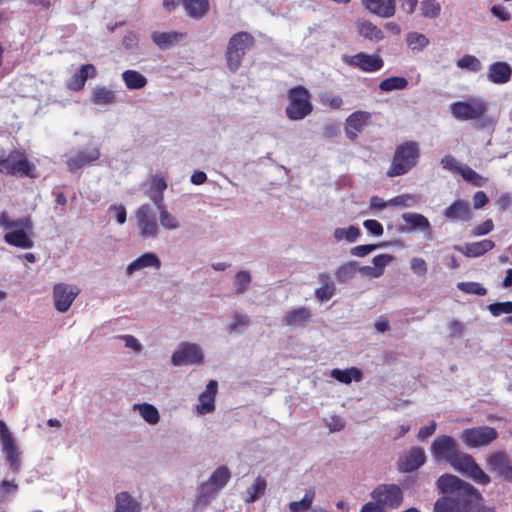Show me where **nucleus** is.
<instances>
[{"instance_id":"f257e3e1","label":"nucleus","mask_w":512,"mask_h":512,"mask_svg":"<svg viewBox=\"0 0 512 512\" xmlns=\"http://www.w3.org/2000/svg\"><path fill=\"white\" fill-rule=\"evenodd\" d=\"M0 228L5 231L4 241L21 249H31L34 241L31 237L33 222L29 216L13 218L7 212L0 213Z\"/></svg>"},{"instance_id":"f03ea898","label":"nucleus","mask_w":512,"mask_h":512,"mask_svg":"<svg viewBox=\"0 0 512 512\" xmlns=\"http://www.w3.org/2000/svg\"><path fill=\"white\" fill-rule=\"evenodd\" d=\"M420 156L419 144L415 141H406L395 149L392 163L387 171V176L395 177L406 174L416 166Z\"/></svg>"},{"instance_id":"7ed1b4c3","label":"nucleus","mask_w":512,"mask_h":512,"mask_svg":"<svg viewBox=\"0 0 512 512\" xmlns=\"http://www.w3.org/2000/svg\"><path fill=\"white\" fill-rule=\"evenodd\" d=\"M288 104L285 114L291 121H300L309 116L313 111L311 94L304 86H296L287 92Z\"/></svg>"},{"instance_id":"20e7f679","label":"nucleus","mask_w":512,"mask_h":512,"mask_svg":"<svg viewBox=\"0 0 512 512\" xmlns=\"http://www.w3.org/2000/svg\"><path fill=\"white\" fill-rule=\"evenodd\" d=\"M253 45L254 37L248 32H238L229 39L226 61L230 71L236 72L239 69L246 50Z\"/></svg>"},{"instance_id":"39448f33","label":"nucleus","mask_w":512,"mask_h":512,"mask_svg":"<svg viewBox=\"0 0 512 512\" xmlns=\"http://www.w3.org/2000/svg\"><path fill=\"white\" fill-rule=\"evenodd\" d=\"M35 165L19 151L10 152L0 158V173L34 178Z\"/></svg>"},{"instance_id":"423d86ee","label":"nucleus","mask_w":512,"mask_h":512,"mask_svg":"<svg viewBox=\"0 0 512 512\" xmlns=\"http://www.w3.org/2000/svg\"><path fill=\"white\" fill-rule=\"evenodd\" d=\"M488 104L480 97H471L465 101H457L450 105L449 110L454 118L467 121L484 117Z\"/></svg>"},{"instance_id":"0eeeda50","label":"nucleus","mask_w":512,"mask_h":512,"mask_svg":"<svg viewBox=\"0 0 512 512\" xmlns=\"http://www.w3.org/2000/svg\"><path fill=\"white\" fill-rule=\"evenodd\" d=\"M449 464L458 472L467 475L472 480L481 485L490 482V477L475 462L474 458L467 453L459 451L449 462Z\"/></svg>"},{"instance_id":"6e6552de","label":"nucleus","mask_w":512,"mask_h":512,"mask_svg":"<svg viewBox=\"0 0 512 512\" xmlns=\"http://www.w3.org/2000/svg\"><path fill=\"white\" fill-rule=\"evenodd\" d=\"M497 438V430L486 425L464 429L460 435L461 441L471 449L487 447Z\"/></svg>"},{"instance_id":"1a4fd4ad","label":"nucleus","mask_w":512,"mask_h":512,"mask_svg":"<svg viewBox=\"0 0 512 512\" xmlns=\"http://www.w3.org/2000/svg\"><path fill=\"white\" fill-rule=\"evenodd\" d=\"M0 444L12 473L17 474L21 468V451L6 423L0 420Z\"/></svg>"},{"instance_id":"9d476101","label":"nucleus","mask_w":512,"mask_h":512,"mask_svg":"<svg viewBox=\"0 0 512 512\" xmlns=\"http://www.w3.org/2000/svg\"><path fill=\"white\" fill-rule=\"evenodd\" d=\"M437 486L444 496L480 497L472 485L451 474L442 475L437 481Z\"/></svg>"},{"instance_id":"9b49d317","label":"nucleus","mask_w":512,"mask_h":512,"mask_svg":"<svg viewBox=\"0 0 512 512\" xmlns=\"http://www.w3.org/2000/svg\"><path fill=\"white\" fill-rule=\"evenodd\" d=\"M202 347L193 342H182L171 356V363L175 367L183 365H200L204 362Z\"/></svg>"},{"instance_id":"f8f14e48","label":"nucleus","mask_w":512,"mask_h":512,"mask_svg":"<svg viewBox=\"0 0 512 512\" xmlns=\"http://www.w3.org/2000/svg\"><path fill=\"white\" fill-rule=\"evenodd\" d=\"M371 498L379 502L382 507L397 509L403 503V491L396 484H381L371 492Z\"/></svg>"},{"instance_id":"ddd939ff","label":"nucleus","mask_w":512,"mask_h":512,"mask_svg":"<svg viewBox=\"0 0 512 512\" xmlns=\"http://www.w3.org/2000/svg\"><path fill=\"white\" fill-rule=\"evenodd\" d=\"M79 294L77 285L64 282L55 284L52 289L54 308L60 313L67 312Z\"/></svg>"},{"instance_id":"4468645a","label":"nucleus","mask_w":512,"mask_h":512,"mask_svg":"<svg viewBox=\"0 0 512 512\" xmlns=\"http://www.w3.org/2000/svg\"><path fill=\"white\" fill-rule=\"evenodd\" d=\"M135 218L139 234L143 238H156L159 234V226L153 208L148 204L141 205L135 211Z\"/></svg>"},{"instance_id":"2eb2a0df","label":"nucleus","mask_w":512,"mask_h":512,"mask_svg":"<svg viewBox=\"0 0 512 512\" xmlns=\"http://www.w3.org/2000/svg\"><path fill=\"white\" fill-rule=\"evenodd\" d=\"M479 498L443 496L436 501L434 512H474V502Z\"/></svg>"},{"instance_id":"dca6fc26","label":"nucleus","mask_w":512,"mask_h":512,"mask_svg":"<svg viewBox=\"0 0 512 512\" xmlns=\"http://www.w3.org/2000/svg\"><path fill=\"white\" fill-rule=\"evenodd\" d=\"M343 61L352 67L369 73L379 71L384 66V61L379 55L363 52L355 55H344Z\"/></svg>"},{"instance_id":"f3484780","label":"nucleus","mask_w":512,"mask_h":512,"mask_svg":"<svg viewBox=\"0 0 512 512\" xmlns=\"http://www.w3.org/2000/svg\"><path fill=\"white\" fill-rule=\"evenodd\" d=\"M430 452L434 459L449 463L459 450L456 441L452 437L441 435L432 442Z\"/></svg>"},{"instance_id":"a211bd4d","label":"nucleus","mask_w":512,"mask_h":512,"mask_svg":"<svg viewBox=\"0 0 512 512\" xmlns=\"http://www.w3.org/2000/svg\"><path fill=\"white\" fill-rule=\"evenodd\" d=\"M372 115L368 111L358 110L350 114L345 121V135L351 141L357 139L358 135L371 123Z\"/></svg>"},{"instance_id":"6ab92c4d","label":"nucleus","mask_w":512,"mask_h":512,"mask_svg":"<svg viewBox=\"0 0 512 512\" xmlns=\"http://www.w3.org/2000/svg\"><path fill=\"white\" fill-rule=\"evenodd\" d=\"M218 392V383L210 380L205 390L199 395L198 403L195 405L197 416H204L215 411V399Z\"/></svg>"},{"instance_id":"aec40b11","label":"nucleus","mask_w":512,"mask_h":512,"mask_svg":"<svg viewBox=\"0 0 512 512\" xmlns=\"http://www.w3.org/2000/svg\"><path fill=\"white\" fill-rule=\"evenodd\" d=\"M486 463L490 471L512 482V466L505 452L495 451L490 453L486 458Z\"/></svg>"},{"instance_id":"412c9836","label":"nucleus","mask_w":512,"mask_h":512,"mask_svg":"<svg viewBox=\"0 0 512 512\" xmlns=\"http://www.w3.org/2000/svg\"><path fill=\"white\" fill-rule=\"evenodd\" d=\"M361 4L370 14L384 19L394 17L397 11L396 0H361Z\"/></svg>"},{"instance_id":"4be33fe9","label":"nucleus","mask_w":512,"mask_h":512,"mask_svg":"<svg viewBox=\"0 0 512 512\" xmlns=\"http://www.w3.org/2000/svg\"><path fill=\"white\" fill-rule=\"evenodd\" d=\"M426 462V454L421 447H412L403 453L398 460V469L401 472H412Z\"/></svg>"},{"instance_id":"5701e85b","label":"nucleus","mask_w":512,"mask_h":512,"mask_svg":"<svg viewBox=\"0 0 512 512\" xmlns=\"http://www.w3.org/2000/svg\"><path fill=\"white\" fill-rule=\"evenodd\" d=\"M394 261V256L390 254H379L373 257L372 265L359 267V273L369 279L380 278L385 269Z\"/></svg>"},{"instance_id":"b1692460","label":"nucleus","mask_w":512,"mask_h":512,"mask_svg":"<svg viewBox=\"0 0 512 512\" xmlns=\"http://www.w3.org/2000/svg\"><path fill=\"white\" fill-rule=\"evenodd\" d=\"M161 260L157 256V254L153 252H147L133 260L125 270L126 276L130 277L140 271H143L147 268H152L155 270L160 269Z\"/></svg>"},{"instance_id":"393cba45","label":"nucleus","mask_w":512,"mask_h":512,"mask_svg":"<svg viewBox=\"0 0 512 512\" xmlns=\"http://www.w3.org/2000/svg\"><path fill=\"white\" fill-rule=\"evenodd\" d=\"M312 317L310 309L306 307H298L287 311L281 322L284 326L290 328H300L306 326Z\"/></svg>"},{"instance_id":"a878e982","label":"nucleus","mask_w":512,"mask_h":512,"mask_svg":"<svg viewBox=\"0 0 512 512\" xmlns=\"http://www.w3.org/2000/svg\"><path fill=\"white\" fill-rule=\"evenodd\" d=\"M357 33L370 42H380L385 38V34L378 25L366 18H360L355 23Z\"/></svg>"},{"instance_id":"bb28decb","label":"nucleus","mask_w":512,"mask_h":512,"mask_svg":"<svg viewBox=\"0 0 512 512\" xmlns=\"http://www.w3.org/2000/svg\"><path fill=\"white\" fill-rule=\"evenodd\" d=\"M402 219L407 227L404 229L406 232L420 231L424 235L431 234V224L427 217L420 213L407 212L402 214Z\"/></svg>"},{"instance_id":"cd10ccee","label":"nucleus","mask_w":512,"mask_h":512,"mask_svg":"<svg viewBox=\"0 0 512 512\" xmlns=\"http://www.w3.org/2000/svg\"><path fill=\"white\" fill-rule=\"evenodd\" d=\"M495 243L490 239H484L478 242L466 243L464 245H456L454 249L462 253L466 257H480L486 252L492 250Z\"/></svg>"},{"instance_id":"c85d7f7f","label":"nucleus","mask_w":512,"mask_h":512,"mask_svg":"<svg viewBox=\"0 0 512 512\" xmlns=\"http://www.w3.org/2000/svg\"><path fill=\"white\" fill-rule=\"evenodd\" d=\"M113 512H141L142 504L128 491H121L115 495Z\"/></svg>"},{"instance_id":"c756f323","label":"nucleus","mask_w":512,"mask_h":512,"mask_svg":"<svg viewBox=\"0 0 512 512\" xmlns=\"http://www.w3.org/2000/svg\"><path fill=\"white\" fill-rule=\"evenodd\" d=\"M512 68L506 62H495L489 66L487 78L494 84H505L510 81Z\"/></svg>"},{"instance_id":"7c9ffc66","label":"nucleus","mask_w":512,"mask_h":512,"mask_svg":"<svg viewBox=\"0 0 512 512\" xmlns=\"http://www.w3.org/2000/svg\"><path fill=\"white\" fill-rule=\"evenodd\" d=\"M132 410L137 412L142 420L150 426L158 425L161 420L160 412L153 404L147 402L135 403Z\"/></svg>"},{"instance_id":"2f4dec72","label":"nucleus","mask_w":512,"mask_h":512,"mask_svg":"<svg viewBox=\"0 0 512 512\" xmlns=\"http://www.w3.org/2000/svg\"><path fill=\"white\" fill-rule=\"evenodd\" d=\"M96 75V68L92 64L82 65L69 79L68 88L74 91L81 90L86 83L87 78Z\"/></svg>"},{"instance_id":"473e14b6","label":"nucleus","mask_w":512,"mask_h":512,"mask_svg":"<svg viewBox=\"0 0 512 512\" xmlns=\"http://www.w3.org/2000/svg\"><path fill=\"white\" fill-rule=\"evenodd\" d=\"M99 156L100 152L98 148H88L75 156H70L67 164L70 170H76L88 163L96 161Z\"/></svg>"},{"instance_id":"72a5a7b5","label":"nucleus","mask_w":512,"mask_h":512,"mask_svg":"<svg viewBox=\"0 0 512 512\" xmlns=\"http://www.w3.org/2000/svg\"><path fill=\"white\" fill-rule=\"evenodd\" d=\"M318 281L322 285L315 290V296L319 301L326 302L334 296L336 290L335 285L331 281L330 275L327 273L319 274Z\"/></svg>"},{"instance_id":"f704fd0d","label":"nucleus","mask_w":512,"mask_h":512,"mask_svg":"<svg viewBox=\"0 0 512 512\" xmlns=\"http://www.w3.org/2000/svg\"><path fill=\"white\" fill-rule=\"evenodd\" d=\"M444 216L450 220H467L470 218L469 204L457 200L445 209Z\"/></svg>"},{"instance_id":"c9c22d12","label":"nucleus","mask_w":512,"mask_h":512,"mask_svg":"<svg viewBox=\"0 0 512 512\" xmlns=\"http://www.w3.org/2000/svg\"><path fill=\"white\" fill-rule=\"evenodd\" d=\"M267 482L262 476L254 479L253 483L247 487L243 493V500L246 503H253L258 500L266 491Z\"/></svg>"},{"instance_id":"e433bc0d","label":"nucleus","mask_w":512,"mask_h":512,"mask_svg":"<svg viewBox=\"0 0 512 512\" xmlns=\"http://www.w3.org/2000/svg\"><path fill=\"white\" fill-rule=\"evenodd\" d=\"M186 13L192 18H202L209 10V0H182Z\"/></svg>"},{"instance_id":"4c0bfd02","label":"nucleus","mask_w":512,"mask_h":512,"mask_svg":"<svg viewBox=\"0 0 512 512\" xmlns=\"http://www.w3.org/2000/svg\"><path fill=\"white\" fill-rule=\"evenodd\" d=\"M91 101L98 106H108L115 101V92L105 86H96L92 90Z\"/></svg>"},{"instance_id":"58836bf2","label":"nucleus","mask_w":512,"mask_h":512,"mask_svg":"<svg viewBox=\"0 0 512 512\" xmlns=\"http://www.w3.org/2000/svg\"><path fill=\"white\" fill-rule=\"evenodd\" d=\"M331 376L344 384H350L352 381L360 382L363 377L361 370L356 367H351L344 370L338 368L333 369L331 371Z\"/></svg>"},{"instance_id":"ea45409f","label":"nucleus","mask_w":512,"mask_h":512,"mask_svg":"<svg viewBox=\"0 0 512 512\" xmlns=\"http://www.w3.org/2000/svg\"><path fill=\"white\" fill-rule=\"evenodd\" d=\"M405 42L413 52H422L430 44L429 38L420 32L411 31L406 34Z\"/></svg>"},{"instance_id":"a19ab883","label":"nucleus","mask_w":512,"mask_h":512,"mask_svg":"<svg viewBox=\"0 0 512 512\" xmlns=\"http://www.w3.org/2000/svg\"><path fill=\"white\" fill-rule=\"evenodd\" d=\"M360 235V229L354 225L338 227L333 231V237L337 242L355 243Z\"/></svg>"},{"instance_id":"79ce46f5","label":"nucleus","mask_w":512,"mask_h":512,"mask_svg":"<svg viewBox=\"0 0 512 512\" xmlns=\"http://www.w3.org/2000/svg\"><path fill=\"white\" fill-rule=\"evenodd\" d=\"M122 79L129 90L142 89L147 84L146 77L136 70H126L122 73Z\"/></svg>"},{"instance_id":"37998d69","label":"nucleus","mask_w":512,"mask_h":512,"mask_svg":"<svg viewBox=\"0 0 512 512\" xmlns=\"http://www.w3.org/2000/svg\"><path fill=\"white\" fill-rule=\"evenodd\" d=\"M157 207L159 210V222L163 229L172 231L181 227V221L178 219V217L168 211L161 204H159Z\"/></svg>"},{"instance_id":"c03bdc74","label":"nucleus","mask_w":512,"mask_h":512,"mask_svg":"<svg viewBox=\"0 0 512 512\" xmlns=\"http://www.w3.org/2000/svg\"><path fill=\"white\" fill-rule=\"evenodd\" d=\"M167 188V183L163 177L155 176L150 180V199L156 206L163 201V191Z\"/></svg>"},{"instance_id":"a18cd8bd","label":"nucleus","mask_w":512,"mask_h":512,"mask_svg":"<svg viewBox=\"0 0 512 512\" xmlns=\"http://www.w3.org/2000/svg\"><path fill=\"white\" fill-rule=\"evenodd\" d=\"M230 478V470L226 466H219L213 471L208 481L220 491L227 485Z\"/></svg>"},{"instance_id":"49530a36","label":"nucleus","mask_w":512,"mask_h":512,"mask_svg":"<svg viewBox=\"0 0 512 512\" xmlns=\"http://www.w3.org/2000/svg\"><path fill=\"white\" fill-rule=\"evenodd\" d=\"M456 66L461 69L472 73H477L482 70L481 61L474 55L466 54L456 60Z\"/></svg>"},{"instance_id":"de8ad7c7","label":"nucleus","mask_w":512,"mask_h":512,"mask_svg":"<svg viewBox=\"0 0 512 512\" xmlns=\"http://www.w3.org/2000/svg\"><path fill=\"white\" fill-rule=\"evenodd\" d=\"M420 201L421 198L419 195L407 193L391 198L389 203L392 207L413 208L417 206Z\"/></svg>"},{"instance_id":"09e8293b","label":"nucleus","mask_w":512,"mask_h":512,"mask_svg":"<svg viewBox=\"0 0 512 512\" xmlns=\"http://www.w3.org/2000/svg\"><path fill=\"white\" fill-rule=\"evenodd\" d=\"M359 272V267L354 261L341 264L335 271V277L339 282H346Z\"/></svg>"},{"instance_id":"8fccbe9b","label":"nucleus","mask_w":512,"mask_h":512,"mask_svg":"<svg viewBox=\"0 0 512 512\" xmlns=\"http://www.w3.org/2000/svg\"><path fill=\"white\" fill-rule=\"evenodd\" d=\"M421 16L427 19H436L441 13V4L437 0H421Z\"/></svg>"},{"instance_id":"3c124183","label":"nucleus","mask_w":512,"mask_h":512,"mask_svg":"<svg viewBox=\"0 0 512 512\" xmlns=\"http://www.w3.org/2000/svg\"><path fill=\"white\" fill-rule=\"evenodd\" d=\"M408 86V81L404 77L393 76L382 80L379 84V88L382 91L390 92L393 90H403Z\"/></svg>"},{"instance_id":"603ef678","label":"nucleus","mask_w":512,"mask_h":512,"mask_svg":"<svg viewBox=\"0 0 512 512\" xmlns=\"http://www.w3.org/2000/svg\"><path fill=\"white\" fill-rule=\"evenodd\" d=\"M179 38L180 37L177 33L172 32H155L152 34V40L161 49L169 48L174 43H176L179 40Z\"/></svg>"},{"instance_id":"864d4df0","label":"nucleus","mask_w":512,"mask_h":512,"mask_svg":"<svg viewBox=\"0 0 512 512\" xmlns=\"http://www.w3.org/2000/svg\"><path fill=\"white\" fill-rule=\"evenodd\" d=\"M315 497V492L309 490L305 493L304 497L299 501H293L289 503L290 512H306L310 509Z\"/></svg>"},{"instance_id":"5fc2aeb1","label":"nucleus","mask_w":512,"mask_h":512,"mask_svg":"<svg viewBox=\"0 0 512 512\" xmlns=\"http://www.w3.org/2000/svg\"><path fill=\"white\" fill-rule=\"evenodd\" d=\"M459 174L465 181L471 183L476 187H482L486 184V179L484 177H482L481 175H479L477 172H475L473 169L466 165H462Z\"/></svg>"},{"instance_id":"6e6d98bb","label":"nucleus","mask_w":512,"mask_h":512,"mask_svg":"<svg viewBox=\"0 0 512 512\" xmlns=\"http://www.w3.org/2000/svg\"><path fill=\"white\" fill-rule=\"evenodd\" d=\"M116 338L124 343L125 348L131 350L135 354H141L144 350V345L134 335L123 334L118 335Z\"/></svg>"},{"instance_id":"4d7b16f0","label":"nucleus","mask_w":512,"mask_h":512,"mask_svg":"<svg viewBox=\"0 0 512 512\" xmlns=\"http://www.w3.org/2000/svg\"><path fill=\"white\" fill-rule=\"evenodd\" d=\"M457 288L467 294H475L484 296L487 294L486 288H484L478 282H459Z\"/></svg>"},{"instance_id":"13d9d810","label":"nucleus","mask_w":512,"mask_h":512,"mask_svg":"<svg viewBox=\"0 0 512 512\" xmlns=\"http://www.w3.org/2000/svg\"><path fill=\"white\" fill-rule=\"evenodd\" d=\"M251 282V275L248 271H239L234 279L233 286L236 292L245 291Z\"/></svg>"},{"instance_id":"bf43d9fd","label":"nucleus","mask_w":512,"mask_h":512,"mask_svg":"<svg viewBox=\"0 0 512 512\" xmlns=\"http://www.w3.org/2000/svg\"><path fill=\"white\" fill-rule=\"evenodd\" d=\"M324 423L330 433L339 432L345 427V420L341 416L334 414L326 417Z\"/></svg>"},{"instance_id":"052dcab7","label":"nucleus","mask_w":512,"mask_h":512,"mask_svg":"<svg viewBox=\"0 0 512 512\" xmlns=\"http://www.w3.org/2000/svg\"><path fill=\"white\" fill-rule=\"evenodd\" d=\"M320 102L322 105L334 110L340 109L343 105L342 97L331 93H322L320 95Z\"/></svg>"},{"instance_id":"680f3d73","label":"nucleus","mask_w":512,"mask_h":512,"mask_svg":"<svg viewBox=\"0 0 512 512\" xmlns=\"http://www.w3.org/2000/svg\"><path fill=\"white\" fill-rule=\"evenodd\" d=\"M489 312L494 316L498 317L502 314H511L512 313V301L506 302H497L488 305Z\"/></svg>"},{"instance_id":"e2e57ef3","label":"nucleus","mask_w":512,"mask_h":512,"mask_svg":"<svg viewBox=\"0 0 512 512\" xmlns=\"http://www.w3.org/2000/svg\"><path fill=\"white\" fill-rule=\"evenodd\" d=\"M410 269L418 277H424L428 271L427 262L421 257H412L410 259Z\"/></svg>"},{"instance_id":"0e129e2a","label":"nucleus","mask_w":512,"mask_h":512,"mask_svg":"<svg viewBox=\"0 0 512 512\" xmlns=\"http://www.w3.org/2000/svg\"><path fill=\"white\" fill-rule=\"evenodd\" d=\"M446 330L449 337L460 338L464 334L465 325L457 319H451L447 323Z\"/></svg>"},{"instance_id":"69168bd1","label":"nucleus","mask_w":512,"mask_h":512,"mask_svg":"<svg viewBox=\"0 0 512 512\" xmlns=\"http://www.w3.org/2000/svg\"><path fill=\"white\" fill-rule=\"evenodd\" d=\"M108 214L114 217L116 222L120 225L126 222L127 212L123 205H111L108 208Z\"/></svg>"},{"instance_id":"338daca9","label":"nucleus","mask_w":512,"mask_h":512,"mask_svg":"<svg viewBox=\"0 0 512 512\" xmlns=\"http://www.w3.org/2000/svg\"><path fill=\"white\" fill-rule=\"evenodd\" d=\"M379 247L380 245L377 244L357 245L350 249V254L355 257H365Z\"/></svg>"},{"instance_id":"774afa93","label":"nucleus","mask_w":512,"mask_h":512,"mask_svg":"<svg viewBox=\"0 0 512 512\" xmlns=\"http://www.w3.org/2000/svg\"><path fill=\"white\" fill-rule=\"evenodd\" d=\"M212 501L197 492L192 503V512H204Z\"/></svg>"}]
</instances>
